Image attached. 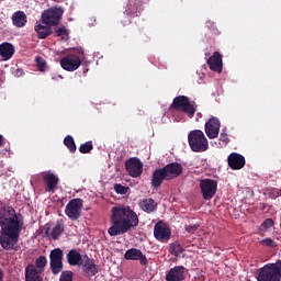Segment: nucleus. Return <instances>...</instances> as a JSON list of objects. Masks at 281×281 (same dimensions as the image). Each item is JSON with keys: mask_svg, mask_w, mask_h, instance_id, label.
<instances>
[{"mask_svg": "<svg viewBox=\"0 0 281 281\" xmlns=\"http://www.w3.org/2000/svg\"><path fill=\"white\" fill-rule=\"evenodd\" d=\"M3 279H4V274H3V271L0 268V281H3Z\"/></svg>", "mask_w": 281, "mask_h": 281, "instance_id": "nucleus-39", "label": "nucleus"}, {"mask_svg": "<svg viewBox=\"0 0 281 281\" xmlns=\"http://www.w3.org/2000/svg\"><path fill=\"white\" fill-rule=\"evenodd\" d=\"M173 110H181L186 112L190 119H192L198 110L196 103H191L188 95H176L173 102L171 103Z\"/></svg>", "mask_w": 281, "mask_h": 281, "instance_id": "nucleus-9", "label": "nucleus"}, {"mask_svg": "<svg viewBox=\"0 0 281 281\" xmlns=\"http://www.w3.org/2000/svg\"><path fill=\"white\" fill-rule=\"evenodd\" d=\"M14 45L12 43H1L0 44V56L4 58V61H8L9 58H12L14 55Z\"/></svg>", "mask_w": 281, "mask_h": 281, "instance_id": "nucleus-24", "label": "nucleus"}, {"mask_svg": "<svg viewBox=\"0 0 281 281\" xmlns=\"http://www.w3.org/2000/svg\"><path fill=\"white\" fill-rule=\"evenodd\" d=\"M207 64L211 70L222 72L223 70V55L221 52H213L211 57L207 59Z\"/></svg>", "mask_w": 281, "mask_h": 281, "instance_id": "nucleus-18", "label": "nucleus"}, {"mask_svg": "<svg viewBox=\"0 0 281 281\" xmlns=\"http://www.w3.org/2000/svg\"><path fill=\"white\" fill-rule=\"evenodd\" d=\"M154 235L159 241H168L171 237V228L164 221H158L155 224Z\"/></svg>", "mask_w": 281, "mask_h": 281, "instance_id": "nucleus-14", "label": "nucleus"}, {"mask_svg": "<svg viewBox=\"0 0 281 281\" xmlns=\"http://www.w3.org/2000/svg\"><path fill=\"white\" fill-rule=\"evenodd\" d=\"M139 206L144 212L151 213L155 212L157 202L154 200V198H145L139 202Z\"/></svg>", "mask_w": 281, "mask_h": 281, "instance_id": "nucleus-26", "label": "nucleus"}, {"mask_svg": "<svg viewBox=\"0 0 281 281\" xmlns=\"http://www.w3.org/2000/svg\"><path fill=\"white\" fill-rule=\"evenodd\" d=\"M200 228L199 224H190V226H187L186 231L187 233L194 234Z\"/></svg>", "mask_w": 281, "mask_h": 281, "instance_id": "nucleus-34", "label": "nucleus"}, {"mask_svg": "<svg viewBox=\"0 0 281 281\" xmlns=\"http://www.w3.org/2000/svg\"><path fill=\"white\" fill-rule=\"evenodd\" d=\"M0 244L2 249H14L24 228V216L12 206L0 207Z\"/></svg>", "mask_w": 281, "mask_h": 281, "instance_id": "nucleus-1", "label": "nucleus"}, {"mask_svg": "<svg viewBox=\"0 0 281 281\" xmlns=\"http://www.w3.org/2000/svg\"><path fill=\"white\" fill-rule=\"evenodd\" d=\"M23 70L22 69H20V68H18V70H16V75H23Z\"/></svg>", "mask_w": 281, "mask_h": 281, "instance_id": "nucleus-40", "label": "nucleus"}, {"mask_svg": "<svg viewBox=\"0 0 281 281\" xmlns=\"http://www.w3.org/2000/svg\"><path fill=\"white\" fill-rule=\"evenodd\" d=\"M188 140L192 151H206L210 147L206 135H204L203 131L199 128L190 131L188 134Z\"/></svg>", "mask_w": 281, "mask_h": 281, "instance_id": "nucleus-6", "label": "nucleus"}, {"mask_svg": "<svg viewBox=\"0 0 281 281\" xmlns=\"http://www.w3.org/2000/svg\"><path fill=\"white\" fill-rule=\"evenodd\" d=\"M12 24L14 26H18V29H22L27 24V15H25L24 10H16L13 12V15L11 18Z\"/></svg>", "mask_w": 281, "mask_h": 281, "instance_id": "nucleus-23", "label": "nucleus"}, {"mask_svg": "<svg viewBox=\"0 0 281 281\" xmlns=\"http://www.w3.org/2000/svg\"><path fill=\"white\" fill-rule=\"evenodd\" d=\"M64 250L60 248L52 249L49 252V270L52 274H60L64 270Z\"/></svg>", "mask_w": 281, "mask_h": 281, "instance_id": "nucleus-10", "label": "nucleus"}, {"mask_svg": "<svg viewBox=\"0 0 281 281\" xmlns=\"http://www.w3.org/2000/svg\"><path fill=\"white\" fill-rule=\"evenodd\" d=\"M68 33L66 26H60L59 29H56L55 35L60 36V35H66Z\"/></svg>", "mask_w": 281, "mask_h": 281, "instance_id": "nucleus-35", "label": "nucleus"}, {"mask_svg": "<svg viewBox=\"0 0 281 281\" xmlns=\"http://www.w3.org/2000/svg\"><path fill=\"white\" fill-rule=\"evenodd\" d=\"M59 281H74V272L71 270L61 271Z\"/></svg>", "mask_w": 281, "mask_h": 281, "instance_id": "nucleus-31", "label": "nucleus"}, {"mask_svg": "<svg viewBox=\"0 0 281 281\" xmlns=\"http://www.w3.org/2000/svg\"><path fill=\"white\" fill-rule=\"evenodd\" d=\"M273 218H266V221H263V228H271V225H273Z\"/></svg>", "mask_w": 281, "mask_h": 281, "instance_id": "nucleus-36", "label": "nucleus"}, {"mask_svg": "<svg viewBox=\"0 0 281 281\" xmlns=\"http://www.w3.org/2000/svg\"><path fill=\"white\" fill-rule=\"evenodd\" d=\"M63 233H65V224L63 220L57 221L52 232L50 228L45 229L46 237H52V239H59Z\"/></svg>", "mask_w": 281, "mask_h": 281, "instance_id": "nucleus-22", "label": "nucleus"}, {"mask_svg": "<svg viewBox=\"0 0 281 281\" xmlns=\"http://www.w3.org/2000/svg\"><path fill=\"white\" fill-rule=\"evenodd\" d=\"M200 189L204 200H212L218 189L216 179H201Z\"/></svg>", "mask_w": 281, "mask_h": 281, "instance_id": "nucleus-12", "label": "nucleus"}, {"mask_svg": "<svg viewBox=\"0 0 281 281\" xmlns=\"http://www.w3.org/2000/svg\"><path fill=\"white\" fill-rule=\"evenodd\" d=\"M220 139H221V142H229V137H228L227 133H224V132L221 133Z\"/></svg>", "mask_w": 281, "mask_h": 281, "instance_id": "nucleus-38", "label": "nucleus"}, {"mask_svg": "<svg viewBox=\"0 0 281 281\" xmlns=\"http://www.w3.org/2000/svg\"><path fill=\"white\" fill-rule=\"evenodd\" d=\"M35 31L37 33V38L45 40L48 38V35H52L53 29L48 26V24H35Z\"/></svg>", "mask_w": 281, "mask_h": 281, "instance_id": "nucleus-25", "label": "nucleus"}, {"mask_svg": "<svg viewBox=\"0 0 281 281\" xmlns=\"http://www.w3.org/2000/svg\"><path fill=\"white\" fill-rule=\"evenodd\" d=\"M257 281H281V260L263 266L258 274Z\"/></svg>", "mask_w": 281, "mask_h": 281, "instance_id": "nucleus-7", "label": "nucleus"}, {"mask_svg": "<svg viewBox=\"0 0 281 281\" xmlns=\"http://www.w3.org/2000/svg\"><path fill=\"white\" fill-rule=\"evenodd\" d=\"M64 8L54 5L53 8H48L42 12V22L47 24L49 29L53 26H57L60 24V20L64 16Z\"/></svg>", "mask_w": 281, "mask_h": 281, "instance_id": "nucleus-8", "label": "nucleus"}, {"mask_svg": "<svg viewBox=\"0 0 281 281\" xmlns=\"http://www.w3.org/2000/svg\"><path fill=\"white\" fill-rule=\"evenodd\" d=\"M262 244H266V247H273V239L271 237H266V239H262Z\"/></svg>", "mask_w": 281, "mask_h": 281, "instance_id": "nucleus-37", "label": "nucleus"}, {"mask_svg": "<svg viewBox=\"0 0 281 281\" xmlns=\"http://www.w3.org/2000/svg\"><path fill=\"white\" fill-rule=\"evenodd\" d=\"M82 56H85V49L77 47V49L70 54H66V56L60 59L61 68L68 71L77 70L82 64Z\"/></svg>", "mask_w": 281, "mask_h": 281, "instance_id": "nucleus-5", "label": "nucleus"}, {"mask_svg": "<svg viewBox=\"0 0 281 281\" xmlns=\"http://www.w3.org/2000/svg\"><path fill=\"white\" fill-rule=\"evenodd\" d=\"M67 260L69 265H82L83 258L80 254V251H77V249H70L67 254Z\"/></svg>", "mask_w": 281, "mask_h": 281, "instance_id": "nucleus-27", "label": "nucleus"}, {"mask_svg": "<svg viewBox=\"0 0 281 281\" xmlns=\"http://www.w3.org/2000/svg\"><path fill=\"white\" fill-rule=\"evenodd\" d=\"M114 191L121 195H125L130 191V187H124L123 184H114Z\"/></svg>", "mask_w": 281, "mask_h": 281, "instance_id": "nucleus-32", "label": "nucleus"}, {"mask_svg": "<svg viewBox=\"0 0 281 281\" xmlns=\"http://www.w3.org/2000/svg\"><path fill=\"white\" fill-rule=\"evenodd\" d=\"M47 262L46 256H38L35 259V266L33 262H30L25 268V281H43L41 274L45 272Z\"/></svg>", "mask_w": 281, "mask_h": 281, "instance_id": "nucleus-4", "label": "nucleus"}, {"mask_svg": "<svg viewBox=\"0 0 281 281\" xmlns=\"http://www.w3.org/2000/svg\"><path fill=\"white\" fill-rule=\"evenodd\" d=\"M247 281H251V279H248Z\"/></svg>", "mask_w": 281, "mask_h": 281, "instance_id": "nucleus-42", "label": "nucleus"}, {"mask_svg": "<svg viewBox=\"0 0 281 281\" xmlns=\"http://www.w3.org/2000/svg\"><path fill=\"white\" fill-rule=\"evenodd\" d=\"M186 273L184 266H175L166 273V281H183Z\"/></svg>", "mask_w": 281, "mask_h": 281, "instance_id": "nucleus-20", "label": "nucleus"}, {"mask_svg": "<svg viewBox=\"0 0 281 281\" xmlns=\"http://www.w3.org/2000/svg\"><path fill=\"white\" fill-rule=\"evenodd\" d=\"M36 66H37V69L41 70L42 72H44L47 68V64L45 59H43V57H36Z\"/></svg>", "mask_w": 281, "mask_h": 281, "instance_id": "nucleus-33", "label": "nucleus"}, {"mask_svg": "<svg viewBox=\"0 0 281 281\" xmlns=\"http://www.w3.org/2000/svg\"><path fill=\"white\" fill-rule=\"evenodd\" d=\"M82 270L89 277H95V274H98V272H99V270L95 266V260H93V258H89V256H83Z\"/></svg>", "mask_w": 281, "mask_h": 281, "instance_id": "nucleus-21", "label": "nucleus"}, {"mask_svg": "<svg viewBox=\"0 0 281 281\" xmlns=\"http://www.w3.org/2000/svg\"><path fill=\"white\" fill-rule=\"evenodd\" d=\"M83 210V200L82 198H72L69 200L68 204L65 209V214H67L68 218L71 221H77L80 218Z\"/></svg>", "mask_w": 281, "mask_h": 281, "instance_id": "nucleus-11", "label": "nucleus"}, {"mask_svg": "<svg viewBox=\"0 0 281 281\" xmlns=\"http://www.w3.org/2000/svg\"><path fill=\"white\" fill-rule=\"evenodd\" d=\"M93 149V143L92 140H88V143H85L83 145H80L79 151L81 154H89Z\"/></svg>", "mask_w": 281, "mask_h": 281, "instance_id": "nucleus-30", "label": "nucleus"}, {"mask_svg": "<svg viewBox=\"0 0 281 281\" xmlns=\"http://www.w3.org/2000/svg\"><path fill=\"white\" fill-rule=\"evenodd\" d=\"M64 145L68 147L69 151L76 153L77 151V145L76 140H74L72 135H66L64 139Z\"/></svg>", "mask_w": 281, "mask_h": 281, "instance_id": "nucleus-29", "label": "nucleus"}, {"mask_svg": "<svg viewBox=\"0 0 281 281\" xmlns=\"http://www.w3.org/2000/svg\"><path fill=\"white\" fill-rule=\"evenodd\" d=\"M42 179L46 184L45 191H48V192L56 191L59 183L58 175H55L54 172H52V170H47L45 172H42Z\"/></svg>", "mask_w": 281, "mask_h": 281, "instance_id": "nucleus-15", "label": "nucleus"}, {"mask_svg": "<svg viewBox=\"0 0 281 281\" xmlns=\"http://www.w3.org/2000/svg\"><path fill=\"white\" fill-rule=\"evenodd\" d=\"M280 227H281V221H280Z\"/></svg>", "mask_w": 281, "mask_h": 281, "instance_id": "nucleus-43", "label": "nucleus"}, {"mask_svg": "<svg viewBox=\"0 0 281 281\" xmlns=\"http://www.w3.org/2000/svg\"><path fill=\"white\" fill-rule=\"evenodd\" d=\"M126 260H139L140 265H148V258L140 249H127L124 254Z\"/></svg>", "mask_w": 281, "mask_h": 281, "instance_id": "nucleus-19", "label": "nucleus"}, {"mask_svg": "<svg viewBox=\"0 0 281 281\" xmlns=\"http://www.w3.org/2000/svg\"><path fill=\"white\" fill-rule=\"evenodd\" d=\"M125 169L131 177H140L144 172V164L140 158L132 157L125 160Z\"/></svg>", "mask_w": 281, "mask_h": 281, "instance_id": "nucleus-13", "label": "nucleus"}, {"mask_svg": "<svg viewBox=\"0 0 281 281\" xmlns=\"http://www.w3.org/2000/svg\"><path fill=\"white\" fill-rule=\"evenodd\" d=\"M3 145V135H0V147Z\"/></svg>", "mask_w": 281, "mask_h": 281, "instance_id": "nucleus-41", "label": "nucleus"}, {"mask_svg": "<svg viewBox=\"0 0 281 281\" xmlns=\"http://www.w3.org/2000/svg\"><path fill=\"white\" fill-rule=\"evenodd\" d=\"M183 172V166L178 162L167 164L162 168L154 170L150 179L151 187L154 189H160L165 180L170 181L180 177Z\"/></svg>", "mask_w": 281, "mask_h": 281, "instance_id": "nucleus-3", "label": "nucleus"}, {"mask_svg": "<svg viewBox=\"0 0 281 281\" xmlns=\"http://www.w3.org/2000/svg\"><path fill=\"white\" fill-rule=\"evenodd\" d=\"M139 225V216L130 205H119L111 209L110 227L108 234L111 237L125 235Z\"/></svg>", "mask_w": 281, "mask_h": 281, "instance_id": "nucleus-2", "label": "nucleus"}, {"mask_svg": "<svg viewBox=\"0 0 281 281\" xmlns=\"http://www.w3.org/2000/svg\"><path fill=\"white\" fill-rule=\"evenodd\" d=\"M184 249L182 247V244H180V241H173L172 244H170V247H169V252L172 255V256H180L181 254H183Z\"/></svg>", "mask_w": 281, "mask_h": 281, "instance_id": "nucleus-28", "label": "nucleus"}, {"mask_svg": "<svg viewBox=\"0 0 281 281\" xmlns=\"http://www.w3.org/2000/svg\"><path fill=\"white\" fill-rule=\"evenodd\" d=\"M221 131V121L218 116H211L209 122L205 123V133L207 137H217Z\"/></svg>", "mask_w": 281, "mask_h": 281, "instance_id": "nucleus-16", "label": "nucleus"}, {"mask_svg": "<svg viewBox=\"0 0 281 281\" xmlns=\"http://www.w3.org/2000/svg\"><path fill=\"white\" fill-rule=\"evenodd\" d=\"M228 166L233 170H241L244 166H246V158L243 156V154H238L236 151H233L228 156Z\"/></svg>", "mask_w": 281, "mask_h": 281, "instance_id": "nucleus-17", "label": "nucleus"}]
</instances>
